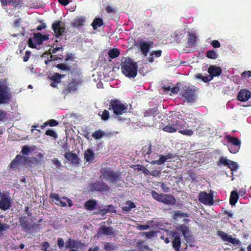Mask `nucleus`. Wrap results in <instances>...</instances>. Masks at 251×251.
Listing matches in <instances>:
<instances>
[{
    "label": "nucleus",
    "instance_id": "1",
    "mask_svg": "<svg viewBox=\"0 0 251 251\" xmlns=\"http://www.w3.org/2000/svg\"><path fill=\"white\" fill-rule=\"evenodd\" d=\"M158 148L153 147L151 141L148 142L142 147L141 152L146 160L152 164H156L157 158L159 156Z\"/></svg>",
    "mask_w": 251,
    "mask_h": 251
},
{
    "label": "nucleus",
    "instance_id": "2",
    "mask_svg": "<svg viewBox=\"0 0 251 251\" xmlns=\"http://www.w3.org/2000/svg\"><path fill=\"white\" fill-rule=\"evenodd\" d=\"M100 173L101 178L111 184H116L120 181H123L122 173L115 171L110 167H102Z\"/></svg>",
    "mask_w": 251,
    "mask_h": 251
},
{
    "label": "nucleus",
    "instance_id": "3",
    "mask_svg": "<svg viewBox=\"0 0 251 251\" xmlns=\"http://www.w3.org/2000/svg\"><path fill=\"white\" fill-rule=\"evenodd\" d=\"M122 73L129 78H134L137 75L138 66L137 63L131 58H126L121 64Z\"/></svg>",
    "mask_w": 251,
    "mask_h": 251
},
{
    "label": "nucleus",
    "instance_id": "4",
    "mask_svg": "<svg viewBox=\"0 0 251 251\" xmlns=\"http://www.w3.org/2000/svg\"><path fill=\"white\" fill-rule=\"evenodd\" d=\"M109 110L113 111V113L116 115L115 118L122 120L123 119L121 115L127 112V105L123 103L118 99H112L109 102Z\"/></svg>",
    "mask_w": 251,
    "mask_h": 251
},
{
    "label": "nucleus",
    "instance_id": "5",
    "mask_svg": "<svg viewBox=\"0 0 251 251\" xmlns=\"http://www.w3.org/2000/svg\"><path fill=\"white\" fill-rule=\"evenodd\" d=\"M11 98L10 89L6 79H0V104L8 103Z\"/></svg>",
    "mask_w": 251,
    "mask_h": 251
},
{
    "label": "nucleus",
    "instance_id": "6",
    "mask_svg": "<svg viewBox=\"0 0 251 251\" xmlns=\"http://www.w3.org/2000/svg\"><path fill=\"white\" fill-rule=\"evenodd\" d=\"M88 191L90 192H104L109 191L110 186L102 180H98L91 182L88 185Z\"/></svg>",
    "mask_w": 251,
    "mask_h": 251
},
{
    "label": "nucleus",
    "instance_id": "7",
    "mask_svg": "<svg viewBox=\"0 0 251 251\" xmlns=\"http://www.w3.org/2000/svg\"><path fill=\"white\" fill-rule=\"evenodd\" d=\"M180 95L184 98L185 101L187 102L193 103L197 98V94L196 93L195 89L189 86H185L183 87L180 92Z\"/></svg>",
    "mask_w": 251,
    "mask_h": 251
},
{
    "label": "nucleus",
    "instance_id": "8",
    "mask_svg": "<svg viewBox=\"0 0 251 251\" xmlns=\"http://www.w3.org/2000/svg\"><path fill=\"white\" fill-rule=\"evenodd\" d=\"M33 39L30 38L28 40V46L31 48H36V45H40L43 42L47 41L49 39V35H42L41 33L38 32L33 34Z\"/></svg>",
    "mask_w": 251,
    "mask_h": 251
},
{
    "label": "nucleus",
    "instance_id": "9",
    "mask_svg": "<svg viewBox=\"0 0 251 251\" xmlns=\"http://www.w3.org/2000/svg\"><path fill=\"white\" fill-rule=\"evenodd\" d=\"M168 236L172 240L173 248L176 251H180L181 242L179 233L176 231H170Z\"/></svg>",
    "mask_w": 251,
    "mask_h": 251
},
{
    "label": "nucleus",
    "instance_id": "10",
    "mask_svg": "<svg viewBox=\"0 0 251 251\" xmlns=\"http://www.w3.org/2000/svg\"><path fill=\"white\" fill-rule=\"evenodd\" d=\"M52 29L56 38H59L65 31V24L60 21L56 20L52 24Z\"/></svg>",
    "mask_w": 251,
    "mask_h": 251
},
{
    "label": "nucleus",
    "instance_id": "11",
    "mask_svg": "<svg viewBox=\"0 0 251 251\" xmlns=\"http://www.w3.org/2000/svg\"><path fill=\"white\" fill-rule=\"evenodd\" d=\"M175 125H176V131L178 130L180 133L187 136H191L193 134V131L192 129L186 128L187 125L184 121H177Z\"/></svg>",
    "mask_w": 251,
    "mask_h": 251
},
{
    "label": "nucleus",
    "instance_id": "12",
    "mask_svg": "<svg viewBox=\"0 0 251 251\" xmlns=\"http://www.w3.org/2000/svg\"><path fill=\"white\" fill-rule=\"evenodd\" d=\"M102 236H115V233L113 227L102 225L98 229V233L96 235L97 238H100Z\"/></svg>",
    "mask_w": 251,
    "mask_h": 251
},
{
    "label": "nucleus",
    "instance_id": "13",
    "mask_svg": "<svg viewBox=\"0 0 251 251\" xmlns=\"http://www.w3.org/2000/svg\"><path fill=\"white\" fill-rule=\"evenodd\" d=\"M217 235L220 237L223 241L228 242L232 244L233 245H239L241 243V242L238 239L233 238L231 235H228L226 233L223 231H218Z\"/></svg>",
    "mask_w": 251,
    "mask_h": 251
},
{
    "label": "nucleus",
    "instance_id": "14",
    "mask_svg": "<svg viewBox=\"0 0 251 251\" xmlns=\"http://www.w3.org/2000/svg\"><path fill=\"white\" fill-rule=\"evenodd\" d=\"M199 200L205 204L212 205L214 202L213 194L207 193L206 192H201L199 193Z\"/></svg>",
    "mask_w": 251,
    "mask_h": 251
},
{
    "label": "nucleus",
    "instance_id": "15",
    "mask_svg": "<svg viewBox=\"0 0 251 251\" xmlns=\"http://www.w3.org/2000/svg\"><path fill=\"white\" fill-rule=\"evenodd\" d=\"M55 67L62 71H68L72 75L78 73V66L76 64H74L72 66H69L67 64L59 63L57 64Z\"/></svg>",
    "mask_w": 251,
    "mask_h": 251
},
{
    "label": "nucleus",
    "instance_id": "16",
    "mask_svg": "<svg viewBox=\"0 0 251 251\" xmlns=\"http://www.w3.org/2000/svg\"><path fill=\"white\" fill-rule=\"evenodd\" d=\"M81 82L80 80L74 79L68 83L67 86L64 89V92L68 93H72L75 92L77 89L78 85Z\"/></svg>",
    "mask_w": 251,
    "mask_h": 251
},
{
    "label": "nucleus",
    "instance_id": "17",
    "mask_svg": "<svg viewBox=\"0 0 251 251\" xmlns=\"http://www.w3.org/2000/svg\"><path fill=\"white\" fill-rule=\"evenodd\" d=\"M64 77V75L57 73L53 74V75L49 77L50 80V85L53 88L57 87L58 84L60 83L61 79Z\"/></svg>",
    "mask_w": 251,
    "mask_h": 251
},
{
    "label": "nucleus",
    "instance_id": "18",
    "mask_svg": "<svg viewBox=\"0 0 251 251\" xmlns=\"http://www.w3.org/2000/svg\"><path fill=\"white\" fill-rule=\"evenodd\" d=\"M178 229L182 232L186 242L190 243L192 237L190 235L189 227L184 224H182L179 226Z\"/></svg>",
    "mask_w": 251,
    "mask_h": 251
},
{
    "label": "nucleus",
    "instance_id": "19",
    "mask_svg": "<svg viewBox=\"0 0 251 251\" xmlns=\"http://www.w3.org/2000/svg\"><path fill=\"white\" fill-rule=\"evenodd\" d=\"M251 96V93L249 90L241 89L238 93L237 100L240 101L245 102L249 100Z\"/></svg>",
    "mask_w": 251,
    "mask_h": 251
},
{
    "label": "nucleus",
    "instance_id": "20",
    "mask_svg": "<svg viewBox=\"0 0 251 251\" xmlns=\"http://www.w3.org/2000/svg\"><path fill=\"white\" fill-rule=\"evenodd\" d=\"M0 201V208L4 211L9 209L11 206L10 200L5 195H2Z\"/></svg>",
    "mask_w": 251,
    "mask_h": 251
},
{
    "label": "nucleus",
    "instance_id": "21",
    "mask_svg": "<svg viewBox=\"0 0 251 251\" xmlns=\"http://www.w3.org/2000/svg\"><path fill=\"white\" fill-rule=\"evenodd\" d=\"M65 158L69 161L70 163L77 165L79 163V159L78 156L72 152H66L64 154Z\"/></svg>",
    "mask_w": 251,
    "mask_h": 251
},
{
    "label": "nucleus",
    "instance_id": "22",
    "mask_svg": "<svg viewBox=\"0 0 251 251\" xmlns=\"http://www.w3.org/2000/svg\"><path fill=\"white\" fill-rule=\"evenodd\" d=\"M19 222L23 229L25 231V232L29 233L32 226L30 225L28 223L26 217L23 216L19 218Z\"/></svg>",
    "mask_w": 251,
    "mask_h": 251
},
{
    "label": "nucleus",
    "instance_id": "23",
    "mask_svg": "<svg viewBox=\"0 0 251 251\" xmlns=\"http://www.w3.org/2000/svg\"><path fill=\"white\" fill-rule=\"evenodd\" d=\"M222 72L221 68L216 66L211 65L208 69V72L212 76V78L214 76L220 75Z\"/></svg>",
    "mask_w": 251,
    "mask_h": 251
},
{
    "label": "nucleus",
    "instance_id": "24",
    "mask_svg": "<svg viewBox=\"0 0 251 251\" xmlns=\"http://www.w3.org/2000/svg\"><path fill=\"white\" fill-rule=\"evenodd\" d=\"M22 159H25V160H26L27 159L25 158V156L21 155H17L15 158L10 163L9 165V167L10 168L15 169L18 167L19 164L22 162Z\"/></svg>",
    "mask_w": 251,
    "mask_h": 251
},
{
    "label": "nucleus",
    "instance_id": "25",
    "mask_svg": "<svg viewBox=\"0 0 251 251\" xmlns=\"http://www.w3.org/2000/svg\"><path fill=\"white\" fill-rule=\"evenodd\" d=\"M161 202L168 205L175 204L176 202V200L172 195H163Z\"/></svg>",
    "mask_w": 251,
    "mask_h": 251
},
{
    "label": "nucleus",
    "instance_id": "26",
    "mask_svg": "<svg viewBox=\"0 0 251 251\" xmlns=\"http://www.w3.org/2000/svg\"><path fill=\"white\" fill-rule=\"evenodd\" d=\"M0 2L3 7L6 6L9 4L16 8L21 4V0H0Z\"/></svg>",
    "mask_w": 251,
    "mask_h": 251
},
{
    "label": "nucleus",
    "instance_id": "27",
    "mask_svg": "<svg viewBox=\"0 0 251 251\" xmlns=\"http://www.w3.org/2000/svg\"><path fill=\"white\" fill-rule=\"evenodd\" d=\"M139 47L142 54L145 56H147L150 50L147 42L141 41L139 44Z\"/></svg>",
    "mask_w": 251,
    "mask_h": 251
},
{
    "label": "nucleus",
    "instance_id": "28",
    "mask_svg": "<svg viewBox=\"0 0 251 251\" xmlns=\"http://www.w3.org/2000/svg\"><path fill=\"white\" fill-rule=\"evenodd\" d=\"M159 157L158 161L156 162L157 165H162L168 159L174 158L175 155L172 153H168L166 155H160Z\"/></svg>",
    "mask_w": 251,
    "mask_h": 251
},
{
    "label": "nucleus",
    "instance_id": "29",
    "mask_svg": "<svg viewBox=\"0 0 251 251\" xmlns=\"http://www.w3.org/2000/svg\"><path fill=\"white\" fill-rule=\"evenodd\" d=\"M97 205V201L94 200H89L86 201L84 206L87 210L92 211L94 210Z\"/></svg>",
    "mask_w": 251,
    "mask_h": 251
},
{
    "label": "nucleus",
    "instance_id": "30",
    "mask_svg": "<svg viewBox=\"0 0 251 251\" xmlns=\"http://www.w3.org/2000/svg\"><path fill=\"white\" fill-rule=\"evenodd\" d=\"M197 42V37L194 33H190L187 37V47H194Z\"/></svg>",
    "mask_w": 251,
    "mask_h": 251
},
{
    "label": "nucleus",
    "instance_id": "31",
    "mask_svg": "<svg viewBox=\"0 0 251 251\" xmlns=\"http://www.w3.org/2000/svg\"><path fill=\"white\" fill-rule=\"evenodd\" d=\"M86 22V18L84 16H80L76 18L74 20L72 23V26L74 27H78L84 25V23Z\"/></svg>",
    "mask_w": 251,
    "mask_h": 251
},
{
    "label": "nucleus",
    "instance_id": "32",
    "mask_svg": "<svg viewBox=\"0 0 251 251\" xmlns=\"http://www.w3.org/2000/svg\"><path fill=\"white\" fill-rule=\"evenodd\" d=\"M162 52V51L160 50L152 51L148 58L149 62L151 63L153 62L155 58H158L161 56Z\"/></svg>",
    "mask_w": 251,
    "mask_h": 251
},
{
    "label": "nucleus",
    "instance_id": "33",
    "mask_svg": "<svg viewBox=\"0 0 251 251\" xmlns=\"http://www.w3.org/2000/svg\"><path fill=\"white\" fill-rule=\"evenodd\" d=\"M84 156L86 162H92L95 158L94 152L90 149H88L84 152Z\"/></svg>",
    "mask_w": 251,
    "mask_h": 251
},
{
    "label": "nucleus",
    "instance_id": "34",
    "mask_svg": "<svg viewBox=\"0 0 251 251\" xmlns=\"http://www.w3.org/2000/svg\"><path fill=\"white\" fill-rule=\"evenodd\" d=\"M239 195L236 191H232L230 194L229 203L231 205H234L237 202Z\"/></svg>",
    "mask_w": 251,
    "mask_h": 251
},
{
    "label": "nucleus",
    "instance_id": "35",
    "mask_svg": "<svg viewBox=\"0 0 251 251\" xmlns=\"http://www.w3.org/2000/svg\"><path fill=\"white\" fill-rule=\"evenodd\" d=\"M103 24V20L100 18H96L92 22L91 25L94 29H97Z\"/></svg>",
    "mask_w": 251,
    "mask_h": 251
},
{
    "label": "nucleus",
    "instance_id": "36",
    "mask_svg": "<svg viewBox=\"0 0 251 251\" xmlns=\"http://www.w3.org/2000/svg\"><path fill=\"white\" fill-rule=\"evenodd\" d=\"M120 51L116 48H114L109 50L108 55L111 58H115L119 56L120 55Z\"/></svg>",
    "mask_w": 251,
    "mask_h": 251
},
{
    "label": "nucleus",
    "instance_id": "37",
    "mask_svg": "<svg viewBox=\"0 0 251 251\" xmlns=\"http://www.w3.org/2000/svg\"><path fill=\"white\" fill-rule=\"evenodd\" d=\"M176 125H175V124H173L172 125H168L166 126H165L163 128V130L169 133H174L176 132Z\"/></svg>",
    "mask_w": 251,
    "mask_h": 251
},
{
    "label": "nucleus",
    "instance_id": "38",
    "mask_svg": "<svg viewBox=\"0 0 251 251\" xmlns=\"http://www.w3.org/2000/svg\"><path fill=\"white\" fill-rule=\"evenodd\" d=\"M172 213L173 214V218L177 220L178 218H181L182 217H186L187 214L182 212L180 210H176L173 211Z\"/></svg>",
    "mask_w": 251,
    "mask_h": 251
},
{
    "label": "nucleus",
    "instance_id": "39",
    "mask_svg": "<svg viewBox=\"0 0 251 251\" xmlns=\"http://www.w3.org/2000/svg\"><path fill=\"white\" fill-rule=\"evenodd\" d=\"M206 56L211 59H216L218 57V54L215 50H212L206 52Z\"/></svg>",
    "mask_w": 251,
    "mask_h": 251
},
{
    "label": "nucleus",
    "instance_id": "40",
    "mask_svg": "<svg viewBox=\"0 0 251 251\" xmlns=\"http://www.w3.org/2000/svg\"><path fill=\"white\" fill-rule=\"evenodd\" d=\"M229 142L230 145L235 147H238L239 148H240L241 141L238 138L233 137H230Z\"/></svg>",
    "mask_w": 251,
    "mask_h": 251
},
{
    "label": "nucleus",
    "instance_id": "41",
    "mask_svg": "<svg viewBox=\"0 0 251 251\" xmlns=\"http://www.w3.org/2000/svg\"><path fill=\"white\" fill-rule=\"evenodd\" d=\"M229 160H230L228 159L226 157L221 156L219 158V161L217 162V164L219 166L222 165L227 166Z\"/></svg>",
    "mask_w": 251,
    "mask_h": 251
},
{
    "label": "nucleus",
    "instance_id": "42",
    "mask_svg": "<svg viewBox=\"0 0 251 251\" xmlns=\"http://www.w3.org/2000/svg\"><path fill=\"white\" fill-rule=\"evenodd\" d=\"M103 248L106 251H113L115 249V244L110 242H105Z\"/></svg>",
    "mask_w": 251,
    "mask_h": 251
},
{
    "label": "nucleus",
    "instance_id": "43",
    "mask_svg": "<svg viewBox=\"0 0 251 251\" xmlns=\"http://www.w3.org/2000/svg\"><path fill=\"white\" fill-rule=\"evenodd\" d=\"M151 195L152 197L156 201L161 202L162 199L163 197V194H160L157 193L156 191L152 190L151 192Z\"/></svg>",
    "mask_w": 251,
    "mask_h": 251
},
{
    "label": "nucleus",
    "instance_id": "44",
    "mask_svg": "<svg viewBox=\"0 0 251 251\" xmlns=\"http://www.w3.org/2000/svg\"><path fill=\"white\" fill-rule=\"evenodd\" d=\"M104 135V132L102 130H98L94 131L92 134V136L95 139H100Z\"/></svg>",
    "mask_w": 251,
    "mask_h": 251
},
{
    "label": "nucleus",
    "instance_id": "45",
    "mask_svg": "<svg viewBox=\"0 0 251 251\" xmlns=\"http://www.w3.org/2000/svg\"><path fill=\"white\" fill-rule=\"evenodd\" d=\"M157 110L158 109L157 107L150 108L144 112V116L150 117L153 115V114H154L157 112Z\"/></svg>",
    "mask_w": 251,
    "mask_h": 251
},
{
    "label": "nucleus",
    "instance_id": "46",
    "mask_svg": "<svg viewBox=\"0 0 251 251\" xmlns=\"http://www.w3.org/2000/svg\"><path fill=\"white\" fill-rule=\"evenodd\" d=\"M50 198L54 201L55 203L58 205L59 202L62 200V198H60L58 194L53 193H50Z\"/></svg>",
    "mask_w": 251,
    "mask_h": 251
},
{
    "label": "nucleus",
    "instance_id": "47",
    "mask_svg": "<svg viewBox=\"0 0 251 251\" xmlns=\"http://www.w3.org/2000/svg\"><path fill=\"white\" fill-rule=\"evenodd\" d=\"M227 167H228L232 171H236L238 169L237 163L230 160H229Z\"/></svg>",
    "mask_w": 251,
    "mask_h": 251
},
{
    "label": "nucleus",
    "instance_id": "48",
    "mask_svg": "<svg viewBox=\"0 0 251 251\" xmlns=\"http://www.w3.org/2000/svg\"><path fill=\"white\" fill-rule=\"evenodd\" d=\"M76 247V242L74 240L69 239L66 245V248L72 249L73 248Z\"/></svg>",
    "mask_w": 251,
    "mask_h": 251
},
{
    "label": "nucleus",
    "instance_id": "49",
    "mask_svg": "<svg viewBox=\"0 0 251 251\" xmlns=\"http://www.w3.org/2000/svg\"><path fill=\"white\" fill-rule=\"evenodd\" d=\"M100 116L101 120L103 121L108 120L110 117L109 111L106 109L104 110Z\"/></svg>",
    "mask_w": 251,
    "mask_h": 251
},
{
    "label": "nucleus",
    "instance_id": "50",
    "mask_svg": "<svg viewBox=\"0 0 251 251\" xmlns=\"http://www.w3.org/2000/svg\"><path fill=\"white\" fill-rule=\"evenodd\" d=\"M45 134L47 136L56 138L57 137L56 133L52 129H48L45 132Z\"/></svg>",
    "mask_w": 251,
    "mask_h": 251
},
{
    "label": "nucleus",
    "instance_id": "51",
    "mask_svg": "<svg viewBox=\"0 0 251 251\" xmlns=\"http://www.w3.org/2000/svg\"><path fill=\"white\" fill-rule=\"evenodd\" d=\"M161 169L159 168L158 169H154L151 172H150L149 174L153 176H159V175L161 174Z\"/></svg>",
    "mask_w": 251,
    "mask_h": 251
},
{
    "label": "nucleus",
    "instance_id": "52",
    "mask_svg": "<svg viewBox=\"0 0 251 251\" xmlns=\"http://www.w3.org/2000/svg\"><path fill=\"white\" fill-rule=\"evenodd\" d=\"M8 228H9L8 225L0 223V237L2 235L3 231Z\"/></svg>",
    "mask_w": 251,
    "mask_h": 251
},
{
    "label": "nucleus",
    "instance_id": "53",
    "mask_svg": "<svg viewBox=\"0 0 251 251\" xmlns=\"http://www.w3.org/2000/svg\"><path fill=\"white\" fill-rule=\"evenodd\" d=\"M228 149H229V151L231 153H236L239 150V147H235L233 145H231L229 144V145L228 146Z\"/></svg>",
    "mask_w": 251,
    "mask_h": 251
},
{
    "label": "nucleus",
    "instance_id": "54",
    "mask_svg": "<svg viewBox=\"0 0 251 251\" xmlns=\"http://www.w3.org/2000/svg\"><path fill=\"white\" fill-rule=\"evenodd\" d=\"M30 148L27 145L23 147L21 152L24 155H27L30 151Z\"/></svg>",
    "mask_w": 251,
    "mask_h": 251
},
{
    "label": "nucleus",
    "instance_id": "55",
    "mask_svg": "<svg viewBox=\"0 0 251 251\" xmlns=\"http://www.w3.org/2000/svg\"><path fill=\"white\" fill-rule=\"evenodd\" d=\"M48 121V124L50 126H55L58 125L59 122L55 120L50 119Z\"/></svg>",
    "mask_w": 251,
    "mask_h": 251
},
{
    "label": "nucleus",
    "instance_id": "56",
    "mask_svg": "<svg viewBox=\"0 0 251 251\" xmlns=\"http://www.w3.org/2000/svg\"><path fill=\"white\" fill-rule=\"evenodd\" d=\"M27 160H25V159H22V162L24 165H27V166H31L32 164L33 163L32 160L30 159H29L27 157H25Z\"/></svg>",
    "mask_w": 251,
    "mask_h": 251
},
{
    "label": "nucleus",
    "instance_id": "57",
    "mask_svg": "<svg viewBox=\"0 0 251 251\" xmlns=\"http://www.w3.org/2000/svg\"><path fill=\"white\" fill-rule=\"evenodd\" d=\"M21 18H18L14 20L13 26L14 27H19L20 26V23L21 22Z\"/></svg>",
    "mask_w": 251,
    "mask_h": 251
},
{
    "label": "nucleus",
    "instance_id": "58",
    "mask_svg": "<svg viewBox=\"0 0 251 251\" xmlns=\"http://www.w3.org/2000/svg\"><path fill=\"white\" fill-rule=\"evenodd\" d=\"M211 45L214 48H219L221 46L220 43L218 40H213L211 42Z\"/></svg>",
    "mask_w": 251,
    "mask_h": 251
},
{
    "label": "nucleus",
    "instance_id": "59",
    "mask_svg": "<svg viewBox=\"0 0 251 251\" xmlns=\"http://www.w3.org/2000/svg\"><path fill=\"white\" fill-rule=\"evenodd\" d=\"M161 189L165 192H169L170 190V187L168 186L167 184L164 183H162L160 185Z\"/></svg>",
    "mask_w": 251,
    "mask_h": 251
},
{
    "label": "nucleus",
    "instance_id": "60",
    "mask_svg": "<svg viewBox=\"0 0 251 251\" xmlns=\"http://www.w3.org/2000/svg\"><path fill=\"white\" fill-rule=\"evenodd\" d=\"M50 244L48 242H44L42 243V250L44 251H48V248L49 247Z\"/></svg>",
    "mask_w": 251,
    "mask_h": 251
},
{
    "label": "nucleus",
    "instance_id": "61",
    "mask_svg": "<svg viewBox=\"0 0 251 251\" xmlns=\"http://www.w3.org/2000/svg\"><path fill=\"white\" fill-rule=\"evenodd\" d=\"M6 111L2 110H0V121H1L3 120L4 119H5V118L6 117Z\"/></svg>",
    "mask_w": 251,
    "mask_h": 251
},
{
    "label": "nucleus",
    "instance_id": "62",
    "mask_svg": "<svg viewBox=\"0 0 251 251\" xmlns=\"http://www.w3.org/2000/svg\"><path fill=\"white\" fill-rule=\"evenodd\" d=\"M57 245L59 248H63L64 246V242L62 238H58L57 240Z\"/></svg>",
    "mask_w": 251,
    "mask_h": 251
},
{
    "label": "nucleus",
    "instance_id": "63",
    "mask_svg": "<svg viewBox=\"0 0 251 251\" xmlns=\"http://www.w3.org/2000/svg\"><path fill=\"white\" fill-rule=\"evenodd\" d=\"M150 228V226L148 225H140L138 226L139 230H147Z\"/></svg>",
    "mask_w": 251,
    "mask_h": 251
},
{
    "label": "nucleus",
    "instance_id": "64",
    "mask_svg": "<svg viewBox=\"0 0 251 251\" xmlns=\"http://www.w3.org/2000/svg\"><path fill=\"white\" fill-rule=\"evenodd\" d=\"M212 79V76H211L210 75L203 76L202 81L205 83H207L211 81Z\"/></svg>",
    "mask_w": 251,
    "mask_h": 251
}]
</instances>
